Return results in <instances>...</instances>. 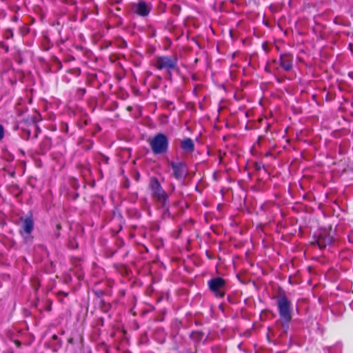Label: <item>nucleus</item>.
<instances>
[{
  "instance_id": "f257e3e1",
  "label": "nucleus",
  "mask_w": 353,
  "mask_h": 353,
  "mask_svg": "<svg viewBox=\"0 0 353 353\" xmlns=\"http://www.w3.org/2000/svg\"><path fill=\"white\" fill-rule=\"evenodd\" d=\"M149 188L152 199L160 204L161 207L166 208L169 196L157 178L154 177L150 179Z\"/></svg>"
},
{
  "instance_id": "f03ea898",
  "label": "nucleus",
  "mask_w": 353,
  "mask_h": 353,
  "mask_svg": "<svg viewBox=\"0 0 353 353\" xmlns=\"http://www.w3.org/2000/svg\"><path fill=\"white\" fill-rule=\"evenodd\" d=\"M152 151L155 154H162L167 152L169 141L168 137L162 133L157 134L148 140Z\"/></svg>"
},
{
  "instance_id": "7ed1b4c3",
  "label": "nucleus",
  "mask_w": 353,
  "mask_h": 353,
  "mask_svg": "<svg viewBox=\"0 0 353 353\" xmlns=\"http://www.w3.org/2000/svg\"><path fill=\"white\" fill-rule=\"evenodd\" d=\"M208 285L211 292L216 298H223L226 290L225 281L221 277H214L208 281Z\"/></svg>"
},
{
  "instance_id": "20e7f679",
  "label": "nucleus",
  "mask_w": 353,
  "mask_h": 353,
  "mask_svg": "<svg viewBox=\"0 0 353 353\" xmlns=\"http://www.w3.org/2000/svg\"><path fill=\"white\" fill-rule=\"evenodd\" d=\"M277 304L281 319L288 324L292 319L290 301L283 296L279 298Z\"/></svg>"
},
{
  "instance_id": "39448f33",
  "label": "nucleus",
  "mask_w": 353,
  "mask_h": 353,
  "mask_svg": "<svg viewBox=\"0 0 353 353\" xmlns=\"http://www.w3.org/2000/svg\"><path fill=\"white\" fill-rule=\"evenodd\" d=\"M176 65L177 59L169 56L158 57L154 63V66L158 70L166 69L169 72L170 70L175 69Z\"/></svg>"
},
{
  "instance_id": "423d86ee",
  "label": "nucleus",
  "mask_w": 353,
  "mask_h": 353,
  "mask_svg": "<svg viewBox=\"0 0 353 353\" xmlns=\"http://www.w3.org/2000/svg\"><path fill=\"white\" fill-rule=\"evenodd\" d=\"M170 165L173 170V176L176 179L181 180L186 176L188 169L185 163L172 161Z\"/></svg>"
},
{
  "instance_id": "0eeeda50",
  "label": "nucleus",
  "mask_w": 353,
  "mask_h": 353,
  "mask_svg": "<svg viewBox=\"0 0 353 353\" xmlns=\"http://www.w3.org/2000/svg\"><path fill=\"white\" fill-rule=\"evenodd\" d=\"M20 219L22 222L20 233L26 239L28 238V236L32 233L34 229V221L31 216L21 217Z\"/></svg>"
},
{
  "instance_id": "6e6552de",
  "label": "nucleus",
  "mask_w": 353,
  "mask_h": 353,
  "mask_svg": "<svg viewBox=\"0 0 353 353\" xmlns=\"http://www.w3.org/2000/svg\"><path fill=\"white\" fill-rule=\"evenodd\" d=\"M132 10L139 16L145 17L149 14L151 6L145 1H139L132 5Z\"/></svg>"
},
{
  "instance_id": "1a4fd4ad",
  "label": "nucleus",
  "mask_w": 353,
  "mask_h": 353,
  "mask_svg": "<svg viewBox=\"0 0 353 353\" xmlns=\"http://www.w3.org/2000/svg\"><path fill=\"white\" fill-rule=\"evenodd\" d=\"M293 57L290 54H283L280 56L279 65L286 71H289L292 68Z\"/></svg>"
},
{
  "instance_id": "9d476101",
  "label": "nucleus",
  "mask_w": 353,
  "mask_h": 353,
  "mask_svg": "<svg viewBox=\"0 0 353 353\" xmlns=\"http://www.w3.org/2000/svg\"><path fill=\"white\" fill-rule=\"evenodd\" d=\"M313 239L314 240L310 241V245H318L319 248L325 247L327 243L331 242L330 237H325L322 234H320L318 236L314 235Z\"/></svg>"
},
{
  "instance_id": "9b49d317",
  "label": "nucleus",
  "mask_w": 353,
  "mask_h": 353,
  "mask_svg": "<svg viewBox=\"0 0 353 353\" xmlns=\"http://www.w3.org/2000/svg\"><path fill=\"white\" fill-rule=\"evenodd\" d=\"M181 148L187 153H192L194 150V144L190 138H185L181 141Z\"/></svg>"
},
{
  "instance_id": "f8f14e48",
  "label": "nucleus",
  "mask_w": 353,
  "mask_h": 353,
  "mask_svg": "<svg viewBox=\"0 0 353 353\" xmlns=\"http://www.w3.org/2000/svg\"><path fill=\"white\" fill-rule=\"evenodd\" d=\"M4 135V130L2 125H0V140L3 139Z\"/></svg>"
},
{
  "instance_id": "ddd939ff",
  "label": "nucleus",
  "mask_w": 353,
  "mask_h": 353,
  "mask_svg": "<svg viewBox=\"0 0 353 353\" xmlns=\"http://www.w3.org/2000/svg\"><path fill=\"white\" fill-rule=\"evenodd\" d=\"M104 158V162L105 163H108V160L109 159L108 157H103Z\"/></svg>"
},
{
  "instance_id": "4468645a",
  "label": "nucleus",
  "mask_w": 353,
  "mask_h": 353,
  "mask_svg": "<svg viewBox=\"0 0 353 353\" xmlns=\"http://www.w3.org/2000/svg\"><path fill=\"white\" fill-rule=\"evenodd\" d=\"M9 31L10 32V36H11V37H12V35H13L12 32V31H10V30H9Z\"/></svg>"
},
{
  "instance_id": "2eb2a0df",
  "label": "nucleus",
  "mask_w": 353,
  "mask_h": 353,
  "mask_svg": "<svg viewBox=\"0 0 353 353\" xmlns=\"http://www.w3.org/2000/svg\"><path fill=\"white\" fill-rule=\"evenodd\" d=\"M315 97H316L315 94H312V97H313L314 99H315Z\"/></svg>"
}]
</instances>
